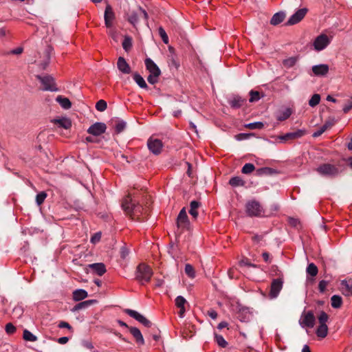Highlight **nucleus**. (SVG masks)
<instances>
[{
	"label": "nucleus",
	"mask_w": 352,
	"mask_h": 352,
	"mask_svg": "<svg viewBox=\"0 0 352 352\" xmlns=\"http://www.w3.org/2000/svg\"><path fill=\"white\" fill-rule=\"evenodd\" d=\"M306 272L311 276H316L318 274V267L314 263H309L307 267Z\"/></svg>",
	"instance_id": "4c0bfd02"
},
{
	"label": "nucleus",
	"mask_w": 352,
	"mask_h": 352,
	"mask_svg": "<svg viewBox=\"0 0 352 352\" xmlns=\"http://www.w3.org/2000/svg\"><path fill=\"white\" fill-rule=\"evenodd\" d=\"M283 280L278 278L274 279L271 283L269 296L270 298H276L283 288Z\"/></svg>",
	"instance_id": "1a4fd4ad"
},
{
	"label": "nucleus",
	"mask_w": 352,
	"mask_h": 352,
	"mask_svg": "<svg viewBox=\"0 0 352 352\" xmlns=\"http://www.w3.org/2000/svg\"><path fill=\"white\" fill-rule=\"evenodd\" d=\"M118 69L123 74H130L131 70L129 65L123 57H119L117 62Z\"/></svg>",
	"instance_id": "aec40b11"
},
{
	"label": "nucleus",
	"mask_w": 352,
	"mask_h": 352,
	"mask_svg": "<svg viewBox=\"0 0 352 352\" xmlns=\"http://www.w3.org/2000/svg\"><path fill=\"white\" fill-rule=\"evenodd\" d=\"M320 101V96L318 94H314L309 101V106L314 107L319 104Z\"/></svg>",
	"instance_id": "37998d69"
},
{
	"label": "nucleus",
	"mask_w": 352,
	"mask_h": 352,
	"mask_svg": "<svg viewBox=\"0 0 352 352\" xmlns=\"http://www.w3.org/2000/svg\"><path fill=\"white\" fill-rule=\"evenodd\" d=\"M175 305L177 306V308L179 309V316L180 318H182L184 317V315H185V313H186V307L188 305V302L182 296H178L175 298Z\"/></svg>",
	"instance_id": "f3484780"
},
{
	"label": "nucleus",
	"mask_w": 352,
	"mask_h": 352,
	"mask_svg": "<svg viewBox=\"0 0 352 352\" xmlns=\"http://www.w3.org/2000/svg\"><path fill=\"white\" fill-rule=\"evenodd\" d=\"M185 273L191 278L195 277V272L193 267L190 264H186L185 266Z\"/></svg>",
	"instance_id": "a18cd8bd"
},
{
	"label": "nucleus",
	"mask_w": 352,
	"mask_h": 352,
	"mask_svg": "<svg viewBox=\"0 0 352 352\" xmlns=\"http://www.w3.org/2000/svg\"><path fill=\"white\" fill-rule=\"evenodd\" d=\"M46 197L47 194L45 192H41L40 193H38L36 197V204L38 206L41 205L44 202Z\"/></svg>",
	"instance_id": "8fccbe9b"
},
{
	"label": "nucleus",
	"mask_w": 352,
	"mask_h": 352,
	"mask_svg": "<svg viewBox=\"0 0 352 352\" xmlns=\"http://www.w3.org/2000/svg\"><path fill=\"white\" fill-rule=\"evenodd\" d=\"M189 220L186 211V208H183L177 217V225L179 228H187L189 226Z\"/></svg>",
	"instance_id": "2eb2a0df"
},
{
	"label": "nucleus",
	"mask_w": 352,
	"mask_h": 352,
	"mask_svg": "<svg viewBox=\"0 0 352 352\" xmlns=\"http://www.w3.org/2000/svg\"><path fill=\"white\" fill-rule=\"evenodd\" d=\"M145 65L150 74H161V71L157 65L149 58L145 60Z\"/></svg>",
	"instance_id": "6ab92c4d"
},
{
	"label": "nucleus",
	"mask_w": 352,
	"mask_h": 352,
	"mask_svg": "<svg viewBox=\"0 0 352 352\" xmlns=\"http://www.w3.org/2000/svg\"><path fill=\"white\" fill-rule=\"evenodd\" d=\"M100 238H101V233L97 232L91 238V242L93 243H96L100 240Z\"/></svg>",
	"instance_id": "052dcab7"
},
{
	"label": "nucleus",
	"mask_w": 352,
	"mask_h": 352,
	"mask_svg": "<svg viewBox=\"0 0 352 352\" xmlns=\"http://www.w3.org/2000/svg\"><path fill=\"white\" fill-rule=\"evenodd\" d=\"M58 327L59 328H66V329H72L71 325L68 322H65V321H61L58 324Z\"/></svg>",
	"instance_id": "0e129e2a"
},
{
	"label": "nucleus",
	"mask_w": 352,
	"mask_h": 352,
	"mask_svg": "<svg viewBox=\"0 0 352 352\" xmlns=\"http://www.w3.org/2000/svg\"><path fill=\"white\" fill-rule=\"evenodd\" d=\"M254 169H255V167H254V164H252L251 163H247L243 166L241 172L243 174H250L252 172H253L254 170Z\"/></svg>",
	"instance_id": "c03bdc74"
},
{
	"label": "nucleus",
	"mask_w": 352,
	"mask_h": 352,
	"mask_svg": "<svg viewBox=\"0 0 352 352\" xmlns=\"http://www.w3.org/2000/svg\"><path fill=\"white\" fill-rule=\"evenodd\" d=\"M328 333V327L327 325H319L317 330L316 334L317 336L321 338H324L327 336Z\"/></svg>",
	"instance_id": "f704fd0d"
},
{
	"label": "nucleus",
	"mask_w": 352,
	"mask_h": 352,
	"mask_svg": "<svg viewBox=\"0 0 352 352\" xmlns=\"http://www.w3.org/2000/svg\"><path fill=\"white\" fill-rule=\"evenodd\" d=\"M115 17V13L112 10L111 6L108 4L106 6L104 15V23L107 28H111L113 26V22Z\"/></svg>",
	"instance_id": "dca6fc26"
},
{
	"label": "nucleus",
	"mask_w": 352,
	"mask_h": 352,
	"mask_svg": "<svg viewBox=\"0 0 352 352\" xmlns=\"http://www.w3.org/2000/svg\"><path fill=\"white\" fill-rule=\"evenodd\" d=\"M152 276V269L145 263H141L137 267L135 271V278L142 285L149 282Z\"/></svg>",
	"instance_id": "f257e3e1"
},
{
	"label": "nucleus",
	"mask_w": 352,
	"mask_h": 352,
	"mask_svg": "<svg viewBox=\"0 0 352 352\" xmlns=\"http://www.w3.org/2000/svg\"><path fill=\"white\" fill-rule=\"evenodd\" d=\"M37 78L40 80L43 86V90L56 91L58 89L56 87L54 79L50 76H38Z\"/></svg>",
	"instance_id": "0eeeda50"
},
{
	"label": "nucleus",
	"mask_w": 352,
	"mask_h": 352,
	"mask_svg": "<svg viewBox=\"0 0 352 352\" xmlns=\"http://www.w3.org/2000/svg\"><path fill=\"white\" fill-rule=\"evenodd\" d=\"M316 170L320 175L329 177H336L339 174L338 168L330 164H323L319 166Z\"/></svg>",
	"instance_id": "39448f33"
},
{
	"label": "nucleus",
	"mask_w": 352,
	"mask_h": 352,
	"mask_svg": "<svg viewBox=\"0 0 352 352\" xmlns=\"http://www.w3.org/2000/svg\"><path fill=\"white\" fill-rule=\"evenodd\" d=\"M170 65L175 67V68H178L179 64L177 63L175 56L173 55H171L170 56Z\"/></svg>",
	"instance_id": "69168bd1"
},
{
	"label": "nucleus",
	"mask_w": 352,
	"mask_h": 352,
	"mask_svg": "<svg viewBox=\"0 0 352 352\" xmlns=\"http://www.w3.org/2000/svg\"><path fill=\"white\" fill-rule=\"evenodd\" d=\"M340 290L344 296H349L352 295V285L346 280H342L341 282Z\"/></svg>",
	"instance_id": "a878e982"
},
{
	"label": "nucleus",
	"mask_w": 352,
	"mask_h": 352,
	"mask_svg": "<svg viewBox=\"0 0 352 352\" xmlns=\"http://www.w3.org/2000/svg\"><path fill=\"white\" fill-rule=\"evenodd\" d=\"M160 76V74H150L147 78V80L149 83L154 85L157 82Z\"/></svg>",
	"instance_id": "864d4df0"
},
{
	"label": "nucleus",
	"mask_w": 352,
	"mask_h": 352,
	"mask_svg": "<svg viewBox=\"0 0 352 352\" xmlns=\"http://www.w3.org/2000/svg\"><path fill=\"white\" fill-rule=\"evenodd\" d=\"M245 212L249 217H263L265 210L262 205L256 200L248 201L245 204Z\"/></svg>",
	"instance_id": "f03ea898"
},
{
	"label": "nucleus",
	"mask_w": 352,
	"mask_h": 352,
	"mask_svg": "<svg viewBox=\"0 0 352 352\" xmlns=\"http://www.w3.org/2000/svg\"><path fill=\"white\" fill-rule=\"evenodd\" d=\"M88 296L87 292L82 289H76L73 292V299L75 301H80L86 298Z\"/></svg>",
	"instance_id": "bb28decb"
},
{
	"label": "nucleus",
	"mask_w": 352,
	"mask_h": 352,
	"mask_svg": "<svg viewBox=\"0 0 352 352\" xmlns=\"http://www.w3.org/2000/svg\"><path fill=\"white\" fill-rule=\"evenodd\" d=\"M107 107V104L104 100H100L96 102V109L100 112L104 111Z\"/></svg>",
	"instance_id": "de8ad7c7"
},
{
	"label": "nucleus",
	"mask_w": 352,
	"mask_h": 352,
	"mask_svg": "<svg viewBox=\"0 0 352 352\" xmlns=\"http://www.w3.org/2000/svg\"><path fill=\"white\" fill-rule=\"evenodd\" d=\"M148 14L141 7L137 10L131 11L128 14L127 21L133 26L135 27L140 21L144 19L145 21H147Z\"/></svg>",
	"instance_id": "20e7f679"
},
{
	"label": "nucleus",
	"mask_w": 352,
	"mask_h": 352,
	"mask_svg": "<svg viewBox=\"0 0 352 352\" xmlns=\"http://www.w3.org/2000/svg\"><path fill=\"white\" fill-rule=\"evenodd\" d=\"M124 312L145 327H149L151 325V322L147 318L135 310L126 309L124 310Z\"/></svg>",
	"instance_id": "9b49d317"
},
{
	"label": "nucleus",
	"mask_w": 352,
	"mask_h": 352,
	"mask_svg": "<svg viewBox=\"0 0 352 352\" xmlns=\"http://www.w3.org/2000/svg\"><path fill=\"white\" fill-rule=\"evenodd\" d=\"M297 62V58L296 57H290L287 59H285L283 62V64L285 67L287 68H290L293 67Z\"/></svg>",
	"instance_id": "79ce46f5"
},
{
	"label": "nucleus",
	"mask_w": 352,
	"mask_h": 352,
	"mask_svg": "<svg viewBox=\"0 0 352 352\" xmlns=\"http://www.w3.org/2000/svg\"><path fill=\"white\" fill-rule=\"evenodd\" d=\"M122 47L126 52H129L132 47V38L129 36H125L122 42Z\"/></svg>",
	"instance_id": "e433bc0d"
},
{
	"label": "nucleus",
	"mask_w": 352,
	"mask_h": 352,
	"mask_svg": "<svg viewBox=\"0 0 352 352\" xmlns=\"http://www.w3.org/2000/svg\"><path fill=\"white\" fill-rule=\"evenodd\" d=\"M264 126V124L261 122H252L248 124H247V127L250 129H262Z\"/></svg>",
	"instance_id": "603ef678"
},
{
	"label": "nucleus",
	"mask_w": 352,
	"mask_h": 352,
	"mask_svg": "<svg viewBox=\"0 0 352 352\" xmlns=\"http://www.w3.org/2000/svg\"><path fill=\"white\" fill-rule=\"evenodd\" d=\"M107 126L102 122H96L87 129V132L95 136L102 135L106 131Z\"/></svg>",
	"instance_id": "4468645a"
},
{
	"label": "nucleus",
	"mask_w": 352,
	"mask_h": 352,
	"mask_svg": "<svg viewBox=\"0 0 352 352\" xmlns=\"http://www.w3.org/2000/svg\"><path fill=\"white\" fill-rule=\"evenodd\" d=\"M133 80L140 88L146 89L148 87L144 79L139 74H133Z\"/></svg>",
	"instance_id": "473e14b6"
},
{
	"label": "nucleus",
	"mask_w": 352,
	"mask_h": 352,
	"mask_svg": "<svg viewBox=\"0 0 352 352\" xmlns=\"http://www.w3.org/2000/svg\"><path fill=\"white\" fill-rule=\"evenodd\" d=\"M307 8H301L292 14L287 22V25H292L299 23L306 15Z\"/></svg>",
	"instance_id": "ddd939ff"
},
{
	"label": "nucleus",
	"mask_w": 352,
	"mask_h": 352,
	"mask_svg": "<svg viewBox=\"0 0 352 352\" xmlns=\"http://www.w3.org/2000/svg\"><path fill=\"white\" fill-rule=\"evenodd\" d=\"M82 344L85 348L88 349H92L94 348L92 343L88 341H84Z\"/></svg>",
	"instance_id": "774afa93"
},
{
	"label": "nucleus",
	"mask_w": 352,
	"mask_h": 352,
	"mask_svg": "<svg viewBox=\"0 0 352 352\" xmlns=\"http://www.w3.org/2000/svg\"><path fill=\"white\" fill-rule=\"evenodd\" d=\"M122 208L124 211L129 215H137L142 212V208L140 205L136 204L130 195H127L122 201Z\"/></svg>",
	"instance_id": "7ed1b4c3"
},
{
	"label": "nucleus",
	"mask_w": 352,
	"mask_h": 352,
	"mask_svg": "<svg viewBox=\"0 0 352 352\" xmlns=\"http://www.w3.org/2000/svg\"><path fill=\"white\" fill-rule=\"evenodd\" d=\"M292 115V111L289 108L279 111L276 113V119L279 121H283L287 119Z\"/></svg>",
	"instance_id": "c756f323"
},
{
	"label": "nucleus",
	"mask_w": 352,
	"mask_h": 352,
	"mask_svg": "<svg viewBox=\"0 0 352 352\" xmlns=\"http://www.w3.org/2000/svg\"><path fill=\"white\" fill-rule=\"evenodd\" d=\"M208 315L212 319L215 320L217 319L218 316L217 312L214 309H210L208 311Z\"/></svg>",
	"instance_id": "e2e57ef3"
},
{
	"label": "nucleus",
	"mask_w": 352,
	"mask_h": 352,
	"mask_svg": "<svg viewBox=\"0 0 352 352\" xmlns=\"http://www.w3.org/2000/svg\"><path fill=\"white\" fill-rule=\"evenodd\" d=\"M331 43V38L324 34H321L318 36L314 43L313 45L316 51H321L325 49Z\"/></svg>",
	"instance_id": "423d86ee"
},
{
	"label": "nucleus",
	"mask_w": 352,
	"mask_h": 352,
	"mask_svg": "<svg viewBox=\"0 0 352 352\" xmlns=\"http://www.w3.org/2000/svg\"><path fill=\"white\" fill-rule=\"evenodd\" d=\"M327 285H328V282L327 281L324 280H320L319 282V284H318L319 291L320 292L323 293L325 291Z\"/></svg>",
	"instance_id": "bf43d9fd"
},
{
	"label": "nucleus",
	"mask_w": 352,
	"mask_h": 352,
	"mask_svg": "<svg viewBox=\"0 0 352 352\" xmlns=\"http://www.w3.org/2000/svg\"><path fill=\"white\" fill-rule=\"evenodd\" d=\"M214 339L218 345L221 347L225 348L228 345V342L225 340L223 337L221 335H218L217 333H214Z\"/></svg>",
	"instance_id": "58836bf2"
},
{
	"label": "nucleus",
	"mask_w": 352,
	"mask_h": 352,
	"mask_svg": "<svg viewBox=\"0 0 352 352\" xmlns=\"http://www.w3.org/2000/svg\"><path fill=\"white\" fill-rule=\"evenodd\" d=\"M352 108V98L349 100L348 103L343 107V111L347 113Z\"/></svg>",
	"instance_id": "680f3d73"
},
{
	"label": "nucleus",
	"mask_w": 352,
	"mask_h": 352,
	"mask_svg": "<svg viewBox=\"0 0 352 352\" xmlns=\"http://www.w3.org/2000/svg\"><path fill=\"white\" fill-rule=\"evenodd\" d=\"M126 125V124L124 121H123V120L118 121L115 126V129H116V133H120L124 131V129H125Z\"/></svg>",
	"instance_id": "09e8293b"
},
{
	"label": "nucleus",
	"mask_w": 352,
	"mask_h": 352,
	"mask_svg": "<svg viewBox=\"0 0 352 352\" xmlns=\"http://www.w3.org/2000/svg\"><path fill=\"white\" fill-rule=\"evenodd\" d=\"M53 49L50 46H47L43 53V60L40 62L39 65L41 69H45L50 63L51 53Z\"/></svg>",
	"instance_id": "a211bd4d"
},
{
	"label": "nucleus",
	"mask_w": 352,
	"mask_h": 352,
	"mask_svg": "<svg viewBox=\"0 0 352 352\" xmlns=\"http://www.w3.org/2000/svg\"><path fill=\"white\" fill-rule=\"evenodd\" d=\"M68 341H69V338H68L67 337H61V338H59L57 340L58 343H59V344H66Z\"/></svg>",
	"instance_id": "338daca9"
},
{
	"label": "nucleus",
	"mask_w": 352,
	"mask_h": 352,
	"mask_svg": "<svg viewBox=\"0 0 352 352\" xmlns=\"http://www.w3.org/2000/svg\"><path fill=\"white\" fill-rule=\"evenodd\" d=\"M342 304V299L341 296H340L338 295H333L331 298V305L332 307L336 308V309L340 308L341 307Z\"/></svg>",
	"instance_id": "72a5a7b5"
},
{
	"label": "nucleus",
	"mask_w": 352,
	"mask_h": 352,
	"mask_svg": "<svg viewBox=\"0 0 352 352\" xmlns=\"http://www.w3.org/2000/svg\"><path fill=\"white\" fill-rule=\"evenodd\" d=\"M200 204L197 201H192L190 202V209L189 210V213L191 216H192L195 219H196L198 216L197 209L199 207Z\"/></svg>",
	"instance_id": "2f4dec72"
},
{
	"label": "nucleus",
	"mask_w": 352,
	"mask_h": 352,
	"mask_svg": "<svg viewBox=\"0 0 352 352\" xmlns=\"http://www.w3.org/2000/svg\"><path fill=\"white\" fill-rule=\"evenodd\" d=\"M306 134L305 129H298L296 131L287 133L283 135H280L278 139L282 142H286L289 140H296L302 138Z\"/></svg>",
	"instance_id": "9d476101"
},
{
	"label": "nucleus",
	"mask_w": 352,
	"mask_h": 352,
	"mask_svg": "<svg viewBox=\"0 0 352 352\" xmlns=\"http://www.w3.org/2000/svg\"><path fill=\"white\" fill-rule=\"evenodd\" d=\"M94 302H96V300H86V301H84V302H82L78 304L75 308H76V309H82L87 305L92 304Z\"/></svg>",
	"instance_id": "6e6d98bb"
},
{
	"label": "nucleus",
	"mask_w": 352,
	"mask_h": 352,
	"mask_svg": "<svg viewBox=\"0 0 352 352\" xmlns=\"http://www.w3.org/2000/svg\"><path fill=\"white\" fill-rule=\"evenodd\" d=\"M6 331L8 334H12L16 331V328L12 323H8L6 325Z\"/></svg>",
	"instance_id": "13d9d810"
},
{
	"label": "nucleus",
	"mask_w": 352,
	"mask_h": 352,
	"mask_svg": "<svg viewBox=\"0 0 352 352\" xmlns=\"http://www.w3.org/2000/svg\"><path fill=\"white\" fill-rule=\"evenodd\" d=\"M285 14L283 12H279L273 15L271 19L270 23L273 25H276L283 21Z\"/></svg>",
	"instance_id": "c85d7f7f"
},
{
	"label": "nucleus",
	"mask_w": 352,
	"mask_h": 352,
	"mask_svg": "<svg viewBox=\"0 0 352 352\" xmlns=\"http://www.w3.org/2000/svg\"><path fill=\"white\" fill-rule=\"evenodd\" d=\"M245 102V100L239 96H234L231 98L229 99V104L231 106V107L237 109L241 107L243 105L244 102Z\"/></svg>",
	"instance_id": "4be33fe9"
},
{
	"label": "nucleus",
	"mask_w": 352,
	"mask_h": 352,
	"mask_svg": "<svg viewBox=\"0 0 352 352\" xmlns=\"http://www.w3.org/2000/svg\"><path fill=\"white\" fill-rule=\"evenodd\" d=\"M229 184L234 187L243 186L245 182L240 177H234L230 179Z\"/></svg>",
	"instance_id": "c9c22d12"
},
{
	"label": "nucleus",
	"mask_w": 352,
	"mask_h": 352,
	"mask_svg": "<svg viewBox=\"0 0 352 352\" xmlns=\"http://www.w3.org/2000/svg\"><path fill=\"white\" fill-rule=\"evenodd\" d=\"M240 321L246 322L250 320L251 318V313L248 308H242L240 309L238 316Z\"/></svg>",
	"instance_id": "393cba45"
},
{
	"label": "nucleus",
	"mask_w": 352,
	"mask_h": 352,
	"mask_svg": "<svg viewBox=\"0 0 352 352\" xmlns=\"http://www.w3.org/2000/svg\"><path fill=\"white\" fill-rule=\"evenodd\" d=\"M250 98L249 99V101L250 102H256V101L259 100V99L261 98L260 94L257 91H254V90L250 91Z\"/></svg>",
	"instance_id": "49530a36"
},
{
	"label": "nucleus",
	"mask_w": 352,
	"mask_h": 352,
	"mask_svg": "<svg viewBox=\"0 0 352 352\" xmlns=\"http://www.w3.org/2000/svg\"><path fill=\"white\" fill-rule=\"evenodd\" d=\"M23 339L27 341L35 342L37 340V338L33 333H32L30 331L25 329L23 331Z\"/></svg>",
	"instance_id": "ea45409f"
},
{
	"label": "nucleus",
	"mask_w": 352,
	"mask_h": 352,
	"mask_svg": "<svg viewBox=\"0 0 352 352\" xmlns=\"http://www.w3.org/2000/svg\"><path fill=\"white\" fill-rule=\"evenodd\" d=\"M312 71L316 76H324L329 71V66L325 64L314 65Z\"/></svg>",
	"instance_id": "412c9836"
},
{
	"label": "nucleus",
	"mask_w": 352,
	"mask_h": 352,
	"mask_svg": "<svg viewBox=\"0 0 352 352\" xmlns=\"http://www.w3.org/2000/svg\"><path fill=\"white\" fill-rule=\"evenodd\" d=\"M56 100L63 109H69L71 108L72 103L67 98L63 97L62 96H58Z\"/></svg>",
	"instance_id": "7c9ffc66"
},
{
	"label": "nucleus",
	"mask_w": 352,
	"mask_h": 352,
	"mask_svg": "<svg viewBox=\"0 0 352 352\" xmlns=\"http://www.w3.org/2000/svg\"><path fill=\"white\" fill-rule=\"evenodd\" d=\"M326 130H327V126H322L318 130L313 133L314 138H318Z\"/></svg>",
	"instance_id": "4d7b16f0"
},
{
	"label": "nucleus",
	"mask_w": 352,
	"mask_h": 352,
	"mask_svg": "<svg viewBox=\"0 0 352 352\" xmlns=\"http://www.w3.org/2000/svg\"><path fill=\"white\" fill-rule=\"evenodd\" d=\"M54 123L58 124L59 126L68 129L72 126V122L69 118H62L60 119H56L53 120Z\"/></svg>",
	"instance_id": "cd10ccee"
},
{
	"label": "nucleus",
	"mask_w": 352,
	"mask_h": 352,
	"mask_svg": "<svg viewBox=\"0 0 352 352\" xmlns=\"http://www.w3.org/2000/svg\"><path fill=\"white\" fill-rule=\"evenodd\" d=\"M149 151L154 155H159L162 149L163 144L158 139L149 138L147 142Z\"/></svg>",
	"instance_id": "f8f14e48"
},
{
	"label": "nucleus",
	"mask_w": 352,
	"mask_h": 352,
	"mask_svg": "<svg viewBox=\"0 0 352 352\" xmlns=\"http://www.w3.org/2000/svg\"><path fill=\"white\" fill-rule=\"evenodd\" d=\"M129 331L133 336L135 338L136 342L143 345L144 344V340L140 331L136 327H130Z\"/></svg>",
	"instance_id": "b1692460"
},
{
	"label": "nucleus",
	"mask_w": 352,
	"mask_h": 352,
	"mask_svg": "<svg viewBox=\"0 0 352 352\" xmlns=\"http://www.w3.org/2000/svg\"><path fill=\"white\" fill-rule=\"evenodd\" d=\"M271 173V169L267 167L261 168L258 170H256V175L261 176L263 175H267Z\"/></svg>",
	"instance_id": "5fc2aeb1"
},
{
	"label": "nucleus",
	"mask_w": 352,
	"mask_h": 352,
	"mask_svg": "<svg viewBox=\"0 0 352 352\" xmlns=\"http://www.w3.org/2000/svg\"><path fill=\"white\" fill-rule=\"evenodd\" d=\"M329 319V316L324 311H320L318 316V320L320 325H327L326 322Z\"/></svg>",
	"instance_id": "a19ab883"
},
{
	"label": "nucleus",
	"mask_w": 352,
	"mask_h": 352,
	"mask_svg": "<svg viewBox=\"0 0 352 352\" xmlns=\"http://www.w3.org/2000/svg\"><path fill=\"white\" fill-rule=\"evenodd\" d=\"M315 316L311 311L303 312L299 320L302 327L312 328L315 324Z\"/></svg>",
	"instance_id": "6e6552de"
},
{
	"label": "nucleus",
	"mask_w": 352,
	"mask_h": 352,
	"mask_svg": "<svg viewBox=\"0 0 352 352\" xmlns=\"http://www.w3.org/2000/svg\"><path fill=\"white\" fill-rule=\"evenodd\" d=\"M88 267L92 269L99 276H102L106 272L105 265L102 263L90 264Z\"/></svg>",
	"instance_id": "5701e85b"
},
{
	"label": "nucleus",
	"mask_w": 352,
	"mask_h": 352,
	"mask_svg": "<svg viewBox=\"0 0 352 352\" xmlns=\"http://www.w3.org/2000/svg\"><path fill=\"white\" fill-rule=\"evenodd\" d=\"M159 34L161 36L163 42L166 44L168 43V37L164 29L162 27H160L158 29Z\"/></svg>",
	"instance_id": "3c124183"
}]
</instances>
